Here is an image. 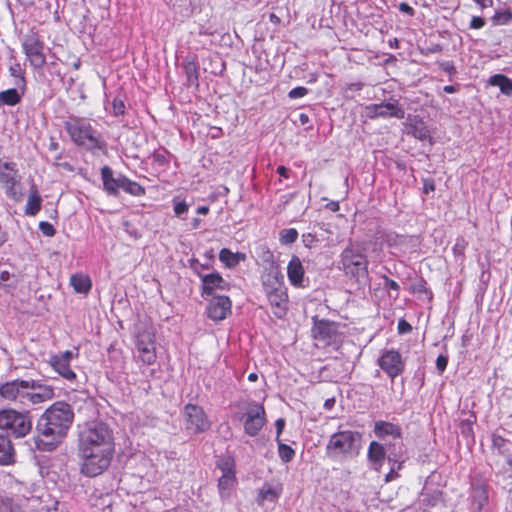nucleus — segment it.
<instances>
[{
    "mask_svg": "<svg viewBox=\"0 0 512 512\" xmlns=\"http://www.w3.org/2000/svg\"><path fill=\"white\" fill-rule=\"evenodd\" d=\"M78 357L77 349L75 351L66 350L57 354L51 355L49 364L53 370L61 376L64 380L74 383L76 382L77 375L71 368L72 360Z\"/></svg>",
    "mask_w": 512,
    "mask_h": 512,
    "instance_id": "ddd939ff",
    "label": "nucleus"
},
{
    "mask_svg": "<svg viewBox=\"0 0 512 512\" xmlns=\"http://www.w3.org/2000/svg\"><path fill=\"white\" fill-rule=\"evenodd\" d=\"M101 178L104 190L109 195H117L119 189H121V182L124 175L114 177L113 170L108 166H104L101 169Z\"/></svg>",
    "mask_w": 512,
    "mask_h": 512,
    "instance_id": "412c9836",
    "label": "nucleus"
},
{
    "mask_svg": "<svg viewBox=\"0 0 512 512\" xmlns=\"http://www.w3.org/2000/svg\"><path fill=\"white\" fill-rule=\"evenodd\" d=\"M476 4H478L482 9L491 7L493 5V0H473Z\"/></svg>",
    "mask_w": 512,
    "mask_h": 512,
    "instance_id": "bf43d9fd",
    "label": "nucleus"
},
{
    "mask_svg": "<svg viewBox=\"0 0 512 512\" xmlns=\"http://www.w3.org/2000/svg\"><path fill=\"white\" fill-rule=\"evenodd\" d=\"M173 203V210L175 215L179 218H182V216L188 212L189 204L186 201H178L176 199L173 200Z\"/></svg>",
    "mask_w": 512,
    "mask_h": 512,
    "instance_id": "79ce46f5",
    "label": "nucleus"
},
{
    "mask_svg": "<svg viewBox=\"0 0 512 512\" xmlns=\"http://www.w3.org/2000/svg\"><path fill=\"white\" fill-rule=\"evenodd\" d=\"M484 25H485V20L482 17L473 16L470 21L469 27L471 29H481L484 27Z\"/></svg>",
    "mask_w": 512,
    "mask_h": 512,
    "instance_id": "3c124183",
    "label": "nucleus"
},
{
    "mask_svg": "<svg viewBox=\"0 0 512 512\" xmlns=\"http://www.w3.org/2000/svg\"><path fill=\"white\" fill-rule=\"evenodd\" d=\"M399 10L405 14L413 15V8L406 2H402L399 4Z\"/></svg>",
    "mask_w": 512,
    "mask_h": 512,
    "instance_id": "6e6d98bb",
    "label": "nucleus"
},
{
    "mask_svg": "<svg viewBox=\"0 0 512 512\" xmlns=\"http://www.w3.org/2000/svg\"><path fill=\"white\" fill-rule=\"evenodd\" d=\"M491 86L499 87L500 91L506 95H512V80L503 74H495L488 80Z\"/></svg>",
    "mask_w": 512,
    "mask_h": 512,
    "instance_id": "c85d7f7f",
    "label": "nucleus"
},
{
    "mask_svg": "<svg viewBox=\"0 0 512 512\" xmlns=\"http://www.w3.org/2000/svg\"><path fill=\"white\" fill-rule=\"evenodd\" d=\"M74 421L71 405L63 401L52 404L41 415L37 423L38 437L34 438L35 447L41 451H52L66 437Z\"/></svg>",
    "mask_w": 512,
    "mask_h": 512,
    "instance_id": "f257e3e1",
    "label": "nucleus"
},
{
    "mask_svg": "<svg viewBox=\"0 0 512 512\" xmlns=\"http://www.w3.org/2000/svg\"><path fill=\"white\" fill-rule=\"evenodd\" d=\"M263 289L272 313L279 319L283 318L288 310V294L277 271L270 272L263 279Z\"/></svg>",
    "mask_w": 512,
    "mask_h": 512,
    "instance_id": "0eeeda50",
    "label": "nucleus"
},
{
    "mask_svg": "<svg viewBox=\"0 0 512 512\" xmlns=\"http://www.w3.org/2000/svg\"><path fill=\"white\" fill-rule=\"evenodd\" d=\"M305 270L301 260L293 256L287 266L288 280L292 286L297 288L305 287Z\"/></svg>",
    "mask_w": 512,
    "mask_h": 512,
    "instance_id": "aec40b11",
    "label": "nucleus"
},
{
    "mask_svg": "<svg viewBox=\"0 0 512 512\" xmlns=\"http://www.w3.org/2000/svg\"><path fill=\"white\" fill-rule=\"evenodd\" d=\"M443 91L446 92V93L451 94V93H455L456 92V88L454 86H452V85H446V86H444Z\"/></svg>",
    "mask_w": 512,
    "mask_h": 512,
    "instance_id": "0e129e2a",
    "label": "nucleus"
},
{
    "mask_svg": "<svg viewBox=\"0 0 512 512\" xmlns=\"http://www.w3.org/2000/svg\"><path fill=\"white\" fill-rule=\"evenodd\" d=\"M377 363L391 379L402 374L405 367L401 354L394 349L383 351Z\"/></svg>",
    "mask_w": 512,
    "mask_h": 512,
    "instance_id": "f3484780",
    "label": "nucleus"
},
{
    "mask_svg": "<svg viewBox=\"0 0 512 512\" xmlns=\"http://www.w3.org/2000/svg\"><path fill=\"white\" fill-rule=\"evenodd\" d=\"M236 484V474H222L218 481L221 496H228Z\"/></svg>",
    "mask_w": 512,
    "mask_h": 512,
    "instance_id": "473e14b6",
    "label": "nucleus"
},
{
    "mask_svg": "<svg viewBox=\"0 0 512 512\" xmlns=\"http://www.w3.org/2000/svg\"><path fill=\"white\" fill-rule=\"evenodd\" d=\"M231 300L228 296H213L207 306V315L213 321H221L231 313Z\"/></svg>",
    "mask_w": 512,
    "mask_h": 512,
    "instance_id": "a211bd4d",
    "label": "nucleus"
},
{
    "mask_svg": "<svg viewBox=\"0 0 512 512\" xmlns=\"http://www.w3.org/2000/svg\"><path fill=\"white\" fill-rule=\"evenodd\" d=\"M70 284L77 293L86 294L92 287L91 279L88 275L77 273L71 276Z\"/></svg>",
    "mask_w": 512,
    "mask_h": 512,
    "instance_id": "cd10ccee",
    "label": "nucleus"
},
{
    "mask_svg": "<svg viewBox=\"0 0 512 512\" xmlns=\"http://www.w3.org/2000/svg\"><path fill=\"white\" fill-rule=\"evenodd\" d=\"M184 70L187 77V81L190 84H197L198 81V73L197 68L194 62H186L184 64Z\"/></svg>",
    "mask_w": 512,
    "mask_h": 512,
    "instance_id": "a19ab883",
    "label": "nucleus"
},
{
    "mask_svg": "<svg viewBox=\"0 0 512 512\" xmlns=\"http://www.w3.org/2000/svg\"><path fill=\"white\" fill-rule=\"evenodd\" d=\"M265 416V409L261 404L256 402L248 403L242 417L245 433L249 436H256L265 424Z\"/></svg>",
    "mask_w": 512,
    "mask_h": 512,
    "instance_id": "4468645a",
    "label": "nucleus"
},
{
    "mask_svg": "<svg viewBox=\"0 0 512 512\" xmlns=\"http://www.w3.org/2000/svg\"><path fill=\"white\" fill-rule=\"evenodd\" d=\"M308 94V89L302 86H298L290 90L288 93V96L291 99H298L306 96Z\"/></svg>",
    "mask_w": 512,
    "mask_h": 512,
    "instance_id": "49530a36",
    "label": "nucleus"
},
{
    "mask_svg": "<svg viewBox=\"0 0 512 512\" xmlns=\"http://www.w3.org/2000/svg\"><path fill=\"white\" fill-rule=\"evenodd\" d=\"M257 379H258V376H257V374H256V373H250V374L248 375V380H249L250 382H255Z\"/></svg>",
    "mask_w": 512,
    "mask_h": 512,
    "instance_id": "338daca9",
    "label": "nucleus"
},
{
    "mask_svg": "<svg viewBox=\"0 0 512 512\" xmlns=\"http://www.w3.org/2000/svg\"><path fill=\"white\" fill-rule=\"evenodd\" d=\"M397 329L400 334H406L412 330V326L406 320L400 319Z\"/></svg>",
    "mask_w": 512,
    "mask_h": 512,
    "instance_id": "603ef678",
    "label": "nucleus"
},
{
    "mask_svg": "<svg viewBox=\"0 0 512 512\" xmlns=\"http://www.w3.org/2000/svg\"><path fill=\"white\" fill-rule=\"evenodd\" d=\"M447 364H448L447 356L441 354L437 357L436 368H437L439 374H442L445 371Z\"/></svg>",
    "mask_w": 512,
    "mask_h": 512,
    "instance_id": "09e8293b",
    "label": "nucleus"
},
{
    "mask_svg": "<svg viewBox=\"0 0 512 512\" xmlns=\"http://www.w3.org/2000/svg\"><path fill=\"white\" fill-rule=\"evenodd\" d=\"M64 127L71 140L87 150H102L106 145L101 134L93 128L87 119L70 118L65 122Z\"/></svg>",
    "mask_w": 512,
    "mask_h": 512,
    "instance_id": "39448f33",
    "label": "nucleus"
},
{
    "mask_svg": "<svg viewBox=\"0 0 512 512\" xmlns=\"http://www.w3.org/2000/svg\"><path fill=\"white\" fill-rule=\"evenodd\" d=\"M0 183L8 198L16 202L21 200L20 176L15 163L0 159Z\"/></svg>",
    "mask_w": 512,
    "mask_h": 512,
    "instance_id": "f8f14e48",
    "label": "nucleus"
},
{
    "mask_svg": "<svg viewBox=\"0 0 512 512\" xmlns=\"http://www.w3.org/2000/svg\"><path fill=\"white\" fill-rule=\"evenodd\" d=\"M275 427H276V432H277L276 441L279 442L280 435L283 432V429L285 427V420L283 418L277 419L275 422Z\"/></svg>",
    "mask_w": 512,
    "mask_h": 512,
    "instance_id": "5fc2aeb1",
    "label": "nucleus"
},
{
    "mask_svg": "<svg viewBox=\"0 0 512 512\" xmlns=\"http://www.w3.org/2000/svg\"><path fill=\"white\" fill-rule=\"evenodd\" d=\"M13 275L6 269L0 268V286L6 285Z\"/></svg>",
    "mask_w": 512,
    "mask_h": 512,
    "instance_id": "864d4df0",
    "label": "nucleus"
},
{
    "mask_svg": "<svg viewBox=\"0 0 512 512\" xmlns=\"http://www.w3.org/2000/svg\"><path fill=\"white\" fill-rule=\"evenodd\" d=\"M137 361L144 365H152L156 361L155 333L151 327L138 330L135 336V353Z\"/></svg>",
    "mask_w": 512,
    "mask_h": 512,
    "instance_id": "1a4fd4ad",
    "label": "nucleus"
},
{
    "mask_svg": "<svg viewBox=\"0 0 512 512\" xmlns=\"http://www.w3.org/2000/svg\"><path fill=\"white\" fill-rule=\"evenodd\" d=\"M235 466V460L230 455L221 457L217 462V468L220 469L222 474H236Z\"/></svg>",
    "mask_w": 512,
    "mask_h": 512,
    "instance_id": "c9c22d12",
    "label": "nucleus"
},
{
    "mask_svg": "<svg viewBox=\"0 0 512 512\" xmlns=\"http://www.w3.org/2000/svg\"><path fill=\"white\" fill-rule=\"evenodd\" d=\"M434 190V185L432 183H425L424 185V192L429 193L430 191Z\"/></svg>",
    "mask_w": 512,
    "mask_h": 512,
    "instance_id": "69168bd1",
    "label": "nucleus"
},
{
    "mask_svg": "<svg viewBox=\"0 0 512 512\" xmlns=\"http://www.w3.org/2000/svg\"><path fill=\"white\" fill-rule=\"evenodd\" d=\"M121 189L132 196H143L145 194V188L139 183L130 180L126 176L122 178Z\"/></svg>",
    "mask_w": 512,
    "mask_h": 512,
    "instance_id": "72a5a7b5",
    "label": "nucleus"
},
{
    "mask_svg": "<svg viewBox=\"0 0 512 512\" xmlns=\"http://www.w3.org/2000/svg\"><path fill=\"white\" fill-rule=\"evenodd\" d=\"M385 448L376 441H372L368 447L367 458L374 470L380 471L385 461Z\"/></svg>",
    "mask_w": 512,
    "mask_h": 512,
    "instance_id": "5701e85b",
    "label": "nucleus"
},
{
    "mask_svg": "<svg viewBox=\"0 0 512 512\" xmlns=\"http://www.w3.org/2000/svg\"><path fill=\"white\" fill-rule=\"evenodd\" d=\"M363 434L356 430H338L333 433L325 447L326 456L333 460L352 459L362 449Z\"/></svg>",
    "mask_w": 512,
    "mask_h": 512,
    "instance_id": "7ed1b4c3",
    "label": "nucleus"
},
{
    "mask_svg": "<svg viewBox=\"0 0 512 512\" xmlns=\"http://www.w3.org/2000/svg\"><path fill=\"white\" fill-rule=\"evenodd\" d=\"M191 267L194 270V272L198 274L199 277L200 275H202L199 271L200 268H202V265L197 260L192 261Z\"/></svg>",
    "mask_w": 512,
    "mask_h": 512,
    "instance_id": "052dcab7",
    "label": "nucleus"
},
{
    "mask_svg": "<svg viewBox=\"0 0 512 512\" xmlns=\"http://www.w3.org/2000/svg\"><path fill=\"white\" fill-rule=\"evenodd\" d=\"M115 447L77 448L80 473L86 477H96L110 466Z\"/></svg>",
    "mask_w": 512,
    "mask_h": 512,
    "instance_id": "20e7f679",
    "label": "nucleus"
},
{
    "mask_svg": "<svg viewBox=\"0 0 512 512\" xmlns=\"http://www.w3.org/2000/svg\"><path fill=\"white\" fill-rule=\"evenodd\" d=\"M24 92L11 88L0 92V105L15 106L20 103Z\"/></svg>",
    "mask_w": 512,
    "mask_h": 512,
    "instance_id": "c756f323",
    "label": "nucleus"
},
{
    "mask_svg": "<svg viewBox=\"0 0 512 512\" xmlns=\"http://www.w3.org/2000/svg\"><path fill=\"white\" fill-rule=\"evenodd\" d=\"M0 428L10 431L15 437L21 438L31 431L32 422L28 413L4 409L0 411Z\"/></svg>",
    "mask_w": 512,
    "mask_h": 512,
    "instance_id": "9d476101",
    "label": "nucleus"
},
{
    "mask_svg": "<svg viewBox=\"0 0 512 512\" xmlns=\"http://www.w3.org/2000/svg\"><path fill=\"white\" fill-rule=\"evenodd\" d=\"M13 457L14 450L10 440L7 437L0 434V464H11L14 461Z\"/></svg>",
    "mask_w": 512,
    "mask_h": 512,
    "instance_id": "7c9ffc66",
    "label": "nucleus"
},
{
    "mask_svg": "<svg viewBox=\"0 0 512 512\" xmlns=\"http://www.w3.org/2000/svg\"><path fill=\"white\" fill-rule=\"evenodd\" d=\"M374 433L380 438L384 439L385 437H392L393 439L401 438L402 429L399 425L386 422V421H376L374 424Z\"/></svg>",
    "mask_w": 512,
    "mask_h": 512,
    "instance_id": "b1692460",
    "label": "nucleus"
},
{
    "mask_svg": "<svg viewBox=\"0 0 512 512\" xmlns=\"http://www.w3.org/2000/svg\"><path fill=\"white\" fill-rule=\"evenodd\" d=\"M466 242L463 238L457 239L456 243L454 244L452 250L454 254L456 255H463L464 251L466 249Z\"/></svg>",
    "mask_w": 512,
    "mask_h": 512,
    "instance_id": "8fccbe9b",
    "label": "nucleus"
},
{
    "mask_svg": "<svg viewBox=\"0 0 512 512\" xmlns=\"http://www.w3.org/2000/svg\"><path fill=\"white\" fill-rule=\"evenodd\" d=\"M219 260L227 268H235L240 262L246 260V254L241 252H232L228 248H223L219 252Z\"/></svg>",
    "mask_w": 512,
    "mask_h": 512,
    "instance_id": "a878e982",
    "label": "nucleus"
},
{
    "mask_svg": "<svg viewBox=\"0 0 512 512\" xmlns=\"http://www.w3.org/2000/svg\"><path fill=\"white\" fill-rule=\"evenodd\" d=\"M277 173H278L280 176L284 177V178H288V177H289V175H288V169H287L286 167H284V166H279V167L277 168Z\"/></svg>",
    "mask_w": 512,
    "mask_h": 512,
    "instance_id": "680f3d73",
    "label": "nucleus"
},
{
    "mask_svg": "<svg viewBox=\"0 0 512 512\" xmlns=\"http://www.w3.org/2000/svg\"><path fill=\"white\" fill-rule=\"evenodd\" d=\"M340 264L346 275L364 278L368 274V260L358 245L347 246L340 255Z\"/></svg>",
    "mask_w": 512,
    "mask_h": 512,
    "instance_id": "6e6552de",
    "label": "nucleus"
},
{
    "mask_svg": "<svg viewBox=\"0 0 512 512\" xmlns=\"http://www.w3.org/2000/svg\"><path fill=\"white\" fill-rule=\"evenodd\" d=\"M0 397L26 409H35L55 397L54 388L35 379H14L0 385Z\"/></svg>",
    "mask_w": 512,
    "mask_h": 512,
    "instance_id": "f03ea898",
    "label": "nucleus"
},
{
    "mask_svg": "<svg viewBox=\"0 0 512 512\" xmlns=\"http://www.w3.org/2000/svg\"><path fill=\"white\" fill-rule=\"evenodd\" d=\"M298 238V232L295 228H288L283 229L280 232V242L282 244H292L294 243Z\"/></svg>",
    "mask_w": 512,
    "mask_h": 512,
    "instance_id": "ea45409f",
    "label": "nucleus"
},
{
    "mask_svg": "<svg viewBox=\"0 0 512 512\" xmlns=\"http://www.w3.org/2000/svg\"><path fill=\"white\" fill-rule=\"evenodd\" d=\"M388 460L392 464H391V469H390L389 473L385 477V480H386V482H391L398 477L397 470L401 469L402 463L392 460L390 457L388 458Z\"/></svg>",
    "mask_w": 512,
    "mask_h": 512,
    "instance_id": "37998d69",
    "label": "nucleus"
},
{
    "mask_svg": "<svg viewBox=\"0 0 512 512\" xmlns=\"http://www.w3.org/2000/svg\"><path fill=\"white\" fill-rule=\"evenodd\" d=\"M201 220L198 218H195L192 222V226L194 229H197L200 226Z\"/></svg>",
    "mask_w": 512,
    "mask_h": 512,
    "instance_id": "774afa93",
    "label": "nucleus"
},
{
    "mask_svg": "<svg viewBox=\"0 0 512 512\" xmlns=\"http://www.w3.org/2000/svg\"><path fill=\"white\" fill-rule=\"evenodd\" d=\"M491 20L497 26L507 25L512 21V12L509 9L496 11Z\"/></svg>",
    "mask_w": 512,
    "mask_h": 512,
    "instance_id": "4c0bfd02",
    "label": "nucleus"
},
{
    "mask_svg": "<svg viewBox=\"0 0 512 512\" xmlns=\"http://www.w3.org/2000/svg\"><path fill=\"white\" fill-rule=\"evenodd\" d=\"M9 72L12 77L15 78V86L18 87L19 90L25 92L26 90V81L24 77V72L20 66V64L16 63L9 68Z\"/></svg>",
    "mask_w": 512,
    "mask_h": 512,
    "instance_id": "f704fd0d",
    "label": "nucleus"
},
{
    "mask_svg": "<svg viewBox=\"0 0 512 512\" xmlns=\"http://www.w3.org/2000/svg\"><path fill=\"white\" fill-rule=\"evenodd\" d=\"M365 116L369 119L378 118L379 104L367 105L364 109Z\"/></svg>",
    "mask_w": 512,
    "mask_h": 512,
    "instance_id": "de8ad7c7",
    "label": "nucleus"
},
{
    "mask_svg": "<svg viewBox=\"0 0 512 512\" xmlns=\"http://www.w3.org/2000/svg\"><path fill=\"white\" fill-rule=\"evenodd\" d=\"M342 326L328 320H315L312 332L316 341L324 346L338 348L344 339Z\"/></svg>",
    "mask_w": 512,
    "mask_h": 512,
    "instance_id": "9b49d317",
    "label": "nucleus"
},
{
    "mask_svg": "<svg viewBox=\"0 0 512 512\" xmlns=\"http://www.w3.org/2000/svg\"><path fill=\"white\" fill-rule=\"evenodd\" d=\"M277 443H278V454H279L280 459L286 463L290 462L295 456V451L289 445L282 443L280 440Z\"/></svg>",
    "mask_w": 512,
    "mask_h": 512,
    "instance_id": "58836bf2",
    "label": "nucleus"
},
{
    "mask_svg": "<svg viewBox=\"0 0 512 512\" xmlns=\"http://www.w3.org/2000/svg\"><path fill=\"white\" fill-rule=\"evenodd\" d=\"M39 229L43 235L47 237H53L56 234V230L53 225L47 221H41L39 223Z\"/></svg>",
    "mask_w": 512,
    "mask_h": 512,
    "instance_id": "a18cd8bd",
    "label": "nucleus"
},
{
    "mask_svg": "<svg viewBox=\"0 0 512 512\" xmlns=\"http://www.w3.org/2000/svg\"><path fill=\"white\" fill-rule=\"evenodd\" d=\"M197 213L200 215H206L209 213V207L208 206H199L197 208Z\"/></svg>",
    "mask_w": 512,
    "mask_h": 512,
    "instance_id": "e2e57ef3",
    "label": "nucleus"
},
{
    "mask_svg": "<svg viewBox=\"0 0 512 512\" xmlns=\"http://www.w3.org/2000/svg\"><path fill=\"white\" fill-rule=\"evenodd\" d=\"M283 487L280 483H264L258 492V504L263 505L265 502L275 503L281 496Z\"/></svg>",
    "mask_w": 512,
    "mask_h": 512,
    "instance_id": "4be33fe9",
    "label": "nucleus"
},
{
    "mask_svg": "<svg viewBox=\"0 0 512 512\" xmlns=\"http://www.w3.org/2000/svg\"><path fill=\"white\" fill-rule=\"evenodd\" d=\"M404 116L405 111L397 101L379 103L378 117L403 119Z\"/></svg>",
    "mask_w": 512,
    "mask_h": 512,
    "instance_id": "393cba45",
    "label": "nucleus"
},
{
    "mask_svg": "<svg viewBox=\"0 0 512 512\" xmlns=\"http://www.w3.org/2000/svg\"><path fill=\"white\" fill-rule=\"evenodd\" d=\"M201 279V295L202 297L212 296L214 292L225 291L229 289V284L223 279V277L217 273H210L205 275H200Z\"/></svg>",
    "mask_w": 512,
    "mask_h": 512,
    "instance_id": "6ab92c4d",
    "label": "nucleus"
},
{
    "mask_svg": "<svg viewBox=\"0 0 512 512\" xmlns=\"http://www.w3.org/2000/svg\"><path fill=\"white\" fill-rule=\"evenodd\" d=\"M42 198L36 187H32L29 191L27 203L25 206V215L35 216L41 210Z\"/></svg>",
    "mask_w": 512,
    "mask_h": 512,
    "instance_id": "bb28decb",
    "label": "nucleus"
},
{
    "mask_svg": "<svg viewBox=\"0 0 512 512\" xmlns=\"http://www.w3.org/2000/svg\"><path fill=\"white\" fill-rule=\"evenodd\" d=\"M112 113L115 116H120L125 113V104L120 98H114L112 101Z\"/></svg>",
    "mask_w": 512,
    "mask_h": 512,
    "instance_id": "c03bdc74",
    "label": "nucleus"
},
{
    "mask_svg": "<svg viewBox=\"0 0 512 512\" xmlns=\"http://www.w3.org/2000/svg\"><path fill=\"white\" fill-rule=\"evenodd\" d=\"M185 428L192 433H201L209 429L210 422L204 410L194 404H187L183 410Z\"/></svg>",
    "mask_w": 512,
    "mask_h": 512,
    "instance_id": "2eb2a0df",
    "label": "nucleus"
},
{
    "mask_svg": "<svg viewBox=\"0 0 512 512\" xmlns=\"http://www.w3.org/2000/svg\"><path fill=\"white\" fill-rule=\"evenodd\" d=\"M385 285L390 290L399 291L400 289L399 284L396 281L389 278H385Z\"/></svg>",
    "mask_w": 512,
    "mask_h": 512,
    "instance_id": "4d7b16f0",
    "label": "nucleus"
},
{
    "mask_svg": "<svg viewBox=\"0 0 512 512\" xmlns=\"http://www.w3.org/2000/svg\"><path fill=\"white\" fill-rule=\"evenodd\" d=\"M410 133L417 139L424 141L430 138V131L423 121H416L415 124L411 126Z\"/></svg>",
    "mask_w": 512,
    "mask_h": 512,
    "instance_id": "e433bc0d",
    "label": "nucleus"
},
{
    "mask_svg": "<svg viewBox=\"0 0 512 512\" xmlns=\"http://www.w3.org/2000/svg\"><path fill=\"white\" fill-rule=\"evenodd\" d=\"M326 208L332 212H337L340 209V205L338 201H330L326 204Z\"/></svg>",
    "mask_w": 512,
    "mask_h": 512,
    "instance_id": "13d9d810",
    "label": "nucleus"
},
{
    "mask_svg": "<svg viewBox=\"0 0 512 512\" xmlns=\"http://www.w3.org/2000/svg\"><path fill=\"white\" fill-rule=\"evenodd\" d=\"M115 447L112 428L102 421H92L79 429L77 448Z\"/></svg>",
    "mask_w": 512,
    "mask_h": 512,
    "instance_id": "423d86ee",
    "label": "nucleus"
},
{
    "mask_svg": "<svg viewBox=\"0 0 512 512\" xmlns=\"http://www.w3.org/2000/svg\"><path fill=\"white\" fill-rule=\"evenodd\" d=\"M488 502V491L484 486H477L472 490V504L481 510Z\"/></svg>",
    "mask_w": 512,
    "mask_h": 512,
    "instance_id": "2f4dec72",
    "label": "nucleus"
},
{
    "mask_svg": "<svg viewBox=\"0 0 512 512\" xmlns=\"http://www.w3.org/2000/svg\"><path fill=\"white\" fill-rule=\"evenodd\" d=\"M23 52L34 68H42L46 63L44 43L35 33L27 34L22 43Z\"/></svg>",
    "mask_w": 512,
    "mask_h": 512,
    "instance_id": "dca6fc26",
    "label": "nucleus"
}]
</instances>
